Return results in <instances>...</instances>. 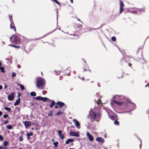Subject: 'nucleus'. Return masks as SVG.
I'll use <instances>...</instances> for the list:
<instances>
[{
	"mask_svg": "<svg viewBox=\"0 0 149 149\" xmlns=\"http://www.w3.org/2000/svg\"><path fill=\"white\" fill-rule=\"evenodd\" d=\"M45 84V80L41 77H38L36 79V86L38 88H40L44 86Z\"/></svg>",
	"mask_w": 149,
	"mask_h": 149,
	"instance_id": "1",
	"label": "nucleus"
},
{
	"mask_svg": "<svg viewBox=\"0 0 149 149\" xmlns=\"http://www.w3.org/2000/svg\"><path fill=\"white\" fill-rule=\"evenodd\" d=\"M102 116V114L100 111L98 110L97 112H94V120L97 121H99Z\"/></svg>",
	"mask_w": 149,
	"mask_h": 149,
	"instance_id": "2",
	"label": "nucleus"
},
{
	"mask_svg": "<svg viewBox=\"0 0 149 149\" xmlns=\"http://www.w3.org/2000/svg\"><path fill=\"white\" fill-rule=\"evenodd\" d=\"M9 19L10 20V21L11 22L10 24V28L11 29H14V31H16V29L14 23L13 22V20H12V16H10V15H9Z\"/></svg>",
	"mask_w": 149,
	"mask_h": 149,
	"instance_id": "3",
	"label": "nucleus"
},
{
	"mask_svg": "<svg viewBox=\"0 0 149 149\" xmlns=\"http://www.w3.org/2000/svg\"><path fill=\"white\" fill-rule=\"evenodd\" d=\"M97 97V99L95 98V101L98 106H100L101 107L102 104V103L101 101V96H100V95H98V96Z\"/></svg>",
	"mask_w": 149,
	"mask_h": 149,
	"instance_id": "4",
	"label": "nucleus"
},
{
	"mask_svg": "<svg viewBox=\"0 0 149 149\" xmlns=\"http://www.w3.org/2000/svg\"><path fill=\"white\" fill-rule=\"evenodd\" d=\"M11 42L14 44H17L20 43V40L19 38H10Z\"/></svg>",
	"mask_w": 149,
	"mask_h": 149,
	"instance_id": "5",
	"label": "nucleus"
},
{
	"mask_svg": "<svg viewBox=\"0 0 149 149\" xmlns=\"http://www.w3.org/2000/svg\"><path fill=\"white\" fill-rule=\"evenodd\" d=\"M14 93H13L10 95H8V99L10 101L13 100L14 98Z\"/></svg>",
	"mask_w": 149,
	"mask_h": 149,
	"instance_id": "6",
	"label": "nucleus"
},
{
	"mask_svg": "<svg viewBox=\"0 0 149 149\" xmlns=\"http://www.w3.org/2000/svg\"><path fill=\"white\" fill-rule=\"evenodd\" d=\"M70 136H75L76 137L79 136V134L78 133H76L74 132H70Z\"/></svg>",
	"mask_w": 149,
	"mask_h": 149,
	"instance_id": "7",
	"label": "nucleus"
},
{
	"mask_svg": "<svg viewBox=\"0 0 149 149\" xmlns=\"http://www.w3.org/2000/svg\"><path fill=\"white\" fill-rule=\"evenodd\" d=\"M125 62V58L124 57V56L122 54V58L120 60V64L121 65H123Z\"/></svg>",
	"mask_w": 149,
	"mask_h": 149,
	"instance_id": "8",
	"label": "nucleus"
},
{
	"mask_svg": "<svg viewBox=\"0 0 149 149\" xmlns=\"http://www.w3.org/2000/svg\"><path fill=\"white\" fill-rule=\"evenodd\" d=\"M73 120L75 123L76 126L78 128H79L80 125L79 123L75 119H74Z\"/></svg>",
	"mask_w": 149,
	"mask_h": 149,
	"instance_id": "9",
	"label": "nucleus"
},
{
	"mask_svg": "<svg viewBox=\"0 0 149 149\" xmlns=\"http://www.w3.org/2000/svg\"><path fill=\"white\" fill-rule=\"evenodd\" d=\"M87 136L88 137L89 140L91 141L93 140V136H91L88 132H87Z\"/></svg>",
	"mask_w": 149,
	"mask_h": 149,
	"instance_id": "10",
	"label": "nucleus"
},
{
	"mask_svg": "<svg viewBox=\"0 0 149 149\" xmlns=\"http://www.w3.org/2000/svg\"><path fill=\"white\" fill-rule=\"evenodd\" d=\"M58 133L59 134L60 137L61 139H64V135L63 134H62V131L61 130H57Z\"/></svg>",
	"mask_w": 149,
	"mask_h": 149,
	"instance_id": "11",
	"label": "nucleus"
},
{
	"mask_svg": "<svg viewBox=\"0 0 149 149\" xmlns=\"http://www.w3.org/2000/svg\"><path fill=\"white\" fill-rule=\"evenodd\" d=\"M113 102L120 106H121L124 104L123 102H119L115 100H113Z\"/></svg>",
	"mask_w": 149,
	"mask_h": 149,
	"instance_id": "12",
	"label": "nucleus"
},
{
	"mask_svg": "<svg viewBox=\"0 0 149 149\" xmlns=\"http://www.w3.org/2000/svg\"><path fill=\"white\" fill-rule=\"evenodd\" d=\"M56 104L57 105H59V108H60L63 107L65 105V104L64 103L58 102L56 103Z\"/></svg>",
	"mask_w": 149,
	"mask_h": 149,
	"instance_id": "13",
	"label": "nucleus"
},
{
	"mask_svg": "<svg viewBox=\"0 0 149 149\" xmlns=\"http://www.w3.org/2000/svg\"><path fill=\"white\" fill-rule=\"evenodd\" d=\"M24 124L26 127L27 128L29 127L31 125V123L29 121H25L24 123Z\"/></svg>",
	"mask_w": 149,
	"mask_h": 149,
	"instance_id": "14",
	"label": "nucleus"
},
{
	"mask_svg": "<svg viewBox=\"0 0 149 149\" xmlns=\"http://www.w3.org/2000/svg\"><path fill=\"white\" fill-rule=\"evenodd\" d=\"M96 140L98 142H101L103 143L104 142V140L101 137H97L96 138Z\"/></svg>",
	"mask_w": 149,
	"mask_h": 149,
	"instance_id": "15",
	"label": "nucleus"
},
{
	"mask_svg": "<svg viewBox=\"0 0 149 149\" xmlns=\"http://www.w3.org/2000/svg\"><path fill=\"white\" fill-rule=\"evenodd\" d=\"M117 15V14H113L111 16V17L110 18V19L111 20H114L115 18H116V16Z\"/></svg>",
	"mask_w": 149,
	"mask_h": 149,
	"instance_id": "16",
	"label": "nucleus"
},
{
	"mask_svg": "<svg viewBox=\"0 0 149 149\" xmlns=\"http://www.w3.org/2000/svg\"><path fill=\"white\" fill-rule=\"evenodd\" d=\"M74 141L73 139H69L65 141V144H68L70 142H72Z\"/></svg>",
	"mask_w": 149,
	"mask_h": 149,
	"instance_id": "17",
	"label": "nucleus"
},
{
	"mask_svg": "<svg viewBox=\"0 0 149 149\" xmlns=\"http://www.w3.org/2000/svg\"><path fill=\"white\" fill-rule=\"evenodd\" d=\"M20 102V98H19L18 100H17L15 103L14 104V105L15 106H16Z\"/></svg>",
	"mask_w": 149,
	"mask_h": 149,
	"instance_id": "18",
	"label": "nucleus"
},
{
	"mask_svg": "<svg viewBox=\"0 0 149 149\" xmlns=\"http://www.w3.org/2000/svg\"><path fill=\"white\" fill-rule=\"evenodd\" d=\"M26 135L28 136V140H30V136H32L33 135V133L31 132L30 133H28L26 134Z\"/></svg>",
	"mask_w": 149,
	"mask_h": 149,
	"instance_id": "19",
	"label": "nucleus"
},
{
	"mask_svg": "<svg viewBox=\"0 0 149 149\" xmlns=\"http://www.w3.org/2000/svg\"><path fill=\"white\" fill-rule=\"evenodd\" d=\"M137 10L139 12H144L145 11V8L144 7H142L140 8H138Z\"/></svg>",
	"mask_w": 149,
	"mask_h": 149,
	"instance_id": "20",
	"label": "nucleus"
},
{
	"mask_svg": "<svg viewBox=\"0 0 149 149\" xmlns=\"http://www.w3.org/2000/svg\"><path fill=\"white\" fill-rule=\"evenodd\" d=\"M0 70L1 71V72L3 73H5V71L4 70V68L3 67H0Z\"/></svg>",
	"mask_w": 149,
	"mask_h": 149,
	"instance_id": "21",
	"label": "nucleus"
},
{
	"mask_svg": "<svg viewBox=\"0 0 149 149\" xmlns=\"http://www.w3.org/2000/svg\"><path fill=\"white\" fill-rule=\"evenodd\" d=\"M120 7H123V6H124V4L123 3V1H121V0H120Z\"/></svg>",
	"mask_w": 149,
	"mask_h": 149,
	"instance_id": "22",
	"label": "nucleus"
},
{
	"mask_svg": "<svg viewBox=\"0 0 149 149\" xmlns=\"http://www.w3.org/2000/svg\"><path fill=\"white\" fill-rule=\"evenodd\" d=\"M17 84L18 86H20L22 90H23L24 89V87L23 85H22V84H19L18 83H17Z\"/></svg>",
	"mask_w": 149,
	"mask_h": 149,
	"instance_id": "23",
	"label": "nucleus"
},
{
	"mask_svg": "<svg viewBox=\"0 0 149 149\" xmlns=\"http://www.w3.org/2000/svg\"><path fill=\"white\" fill-rule=\"evenodd\" d=\"M30 95L32 96H36V93L35 92L33 91L30 93Z\"/></svg>",
	"mask_w": 149,
	"mask_h": 149,
	"instance_id": "24",
	"label": "nucleus"
},
{
	"mask_svg": "<svg viewBox=\"0 0 149 149\" xmlns=\"http://www.w3.org/2000/svg\"><path fill=\"white\" fill-rule=\"evenodd\" d=\"M55 104V103L54 101H52V104L50 106V107L52 108V107L53 106H54Z\"/></svg>",
	"mask_w": 149,
	"mask_h": 149,
	"instance_id": "25",
	"label": "nucleus"
},
{
	"mask_svg": "<svg viewBox=\"0 0 149 149\" xmlns=\"http://www.w3.org/2000/svg\"><path fill=\"white\" fill-rule=\"evenodd\" d=\"M42 97L40 96H37L35 97V99L38 100H41Z\"/></svg>",
	"mask_w": 149,
	"mask_h": 149,
	"instance_id": "26",
	"label": "nucleus"
},
{
	"mask_svg": "<svg viewBox=\"0 0 149 149\" xmlns=\"http://www.w3.org/2000/svg\"><path fill=\"white\" fill-rule=\"evenodd\" d=\"M123 7H120L119 13L120 14L123 11Z\"/></svg>",
	"mask_w": 149,
	"mask_h": 149,
	"instance_id": "27",
	"label": "nucleus"
},
{
	"mask_svg": "<svg viewBox=\"0 0 149 149\" xmlns=\"http://www.w3.org/2000/svg\"><path fill=\"white\" fill-rule=\"evenodd\" d=\"M63 112L61 111H59L58 113H57L56 114V116H60L61 114H62Z\"/></svg>",
	"mask_w": 149,
	"mask_h": 149,
	"instance_id": "28",
	"label": "nucleus"
},
{
	"mask_svg": "<svg viewBox=\"0 0 149 149\" xmlns=\"http://www.w3.org/2000/svg\"><path fill=\"white\" fill-rule=\"evenodd\" d=\"M48 100V99L47 97H42L41 100L43 101H47Z\"/></svg>",
	"mask_w": 149,
	"mask_h": 149,
	"instance_id": "29",
	"label": "nucleus"
},
{
	"mask_svg": "<svg viewBox=\"0 0 149 149\" xmlns=\"http://www.w3.org/2000/svg\"><path fill=\"white\" fill-rule=\"evenodd\" d=\"M7 128L8 129L10 130L12 129L13 127V126L11 125H8L6 126Z\"/></svg>",
	"mask_w": 149,
	"mask_h": 149,
	"instance_id": "30",
	"label": "nucleus"
},
{
	"mask_svg": "<svg viewBox=\"0 0 149 149\" xmlns=\"http://www.w3.org/2000/svg\"><path fill=\"white\" fill-rule=\"evenodd\" d=\"M4 109L8 111H10L11 108H10L5 107Z\"/></svg>",
	"mask_w": 149,
	"mask_h": 149,
	"instance_id": "31",
	"label": "nucleus"
},
{
	"mask_svg": "<svg viewBox=\"0 0 149 149\" xmlns=\"http://www.w3.org/2000/svg\"><path fill=\"white\" fill-rule=\"evenodd\" d=\"M114 123L116 125H119V122L117 120H116L114 121Z\"/></svg>",
	"mask_w": 149,
	"mask_h": 149,
	"instance_id": "32",
	"label": "nucleus"
},
{
	"mask_svg": "<svg viewBox=\"0 0 149 149\" xmlns=\"http://www.w3.org/2000/svg\"><path fill=\"white\" fill-rule=\"evenodd\" d=\"M52 1H54L56 3L58 4L60 6V3L57 1V0H51Z\"/></svg>",
	"mask_w": 149,
	"mask_h": 149,
	"instance_id": "33",
	"label": "nucleus"
},
{
	"mask_svg": "<svg viewBox=\"0 0 149 149\" xmlns=\"http://www.w3.org/2000/svg\"><path fill=\"white\" fill-rule=\"evenodd\" d=\"M9 45L10 46H11L13 47H15V48H19V46H15V45H10H10Z\"/></svg>",
	"mask_w": 149,
	"mask_h": 149,
	"instance_id": "34",
	"label": "nucleus"
},
{
	"mask_svg": "<svg viewBox=\"0 0 149 149\" xmlns=\"http://www.w3.org/2000/svg\"><path fill=\"white\" fill-rule=\"evenodd\" d=\"M54 146H58V142H56L54 143Z\"/></svg>",
	"mask_w": 149,
	"mask_h": 149,
	"instance_id": "35",
	"label": "nucleus"
},
{
	"mask_svg": "<svg viewBox=\"0 0 149 149\" xmlns=\"http://www.w3.org/2000/svg\"><path fill=\"white\" fill-rule=\"evenodd\" d=\"M23 139L22 137V136H20L19 137V140L20 141H23Z\"/></svg>",
	"mask_w": 149,
	"mask_h": 149,
	"instance_id": "36",
	"label": "nucleus"
},
{
	"mask_svg": "<svg viewBox=\"0 0 149 149\" xmlns=\"http://www.w3.org/2000/svg\"><path fill=\"white\" fill-rule=\"evenodd\" d=\"M8 144V142L7 141H5L4 142V145L5 146H7Z\"/></svg>",
	"mask_w": 149,
	"mask_h": 149,
	"instance_id": "37",
	"label": "nucleus"
},
{
	"mask_svg": "<svg viewBox=\"0 0 149 149\" xmlns=\"http://www.w3.org/2000/svg\"><path fill=\"white\" fill-rule=\"evenodd\" d=\"M16 76V73L15 72H13L12 74V76L13 77H15Z\"/></svg>",
	"mask_w": 149,
	"mask_h": 149,
	"instance_id": "38",
	"label": "nucleus"
},
{
	"mask_svg": "<svg viewBox=\"0 0 149 149\" xmlns=\"http://www.w3.org/2000/svg\"><path fill=\"white\" fill-rule=\"evenodd\" d=\"M82 25H79L78 26V28L80 29L82 28Z\"/></svg>",
	"mask_w": 149,
	"mask_h": 149,
	"instance_id": "39",
	"label": "nucleus"
},
{
	"mask_svg": "<svg viewBox=\"0 0 149 149\" xmlns=\"http://www.w3.org/2000/svg\"><path fill=\"white\" fill-rule=\"evenodd\" d=\"M8 115L5 114V115H4L3 116V117L4 118H7V117H8Z\"/></svg>",
	"mask_w": 149,
	"mask_h": 149,
	"instance_id": "40",
	"label": "nucleus"
},
{
	"mask_svg": "<svg viewBox=\"0 0 149 149\" xmlns=\"http://www.w3.org/2000/svg\"><path fill=\"white\" fill-rule=\"evenodd\" d=\"M111 40L113 41H115L116 40V38H111Z\"/></svg>",
	"mask_w": 149,
	"mask_h": 149,
	"instance_id": "41",
	"label": "nucleus"
},
{
	"mask_svg": "<svg viewBox=\"0 0 149 149\" xmlns=\"http://www.w3.org/2000/svg\"><path fill=\"white\" fill-rule=\"evenodd\" d=\"M3 139V138L2 136L0 135V140L2 141Z\"/></svg>",
	"mask_w": 149,
	"mask_h": 149,
	"instance_id": "42",
	"label": "nucleus"
},
{
	"mask_svg": "<svg viewBox=\"0 0 149 149\" xmlns=\"http://www.w3.org/2000/svg\"><path fill=\"white\" fill-rule=\"evenodd\" d=\"M110 118H111L112 120H113L115 118V116H111Z\"/></svg>",
	"mask_w": 149,
	"mask_h": 149,
	"instance_id": "43",
	"label": "nucleus"
},
{
	"mask_svg": "<svg viewBox=\"0 0 149 149\" xmlns=\"http://www.w3.org/2000/svg\"><path fill=\"white\" fill-rule=\"evenodd\" d=\"M9 122L8 121V120H5L4 121V123L5 124H7V123H8Z\"/></svg>",
	"mask_w": 149,
	"mask_h": 149,
	"instance_id": "44",
	"label": "nucleus"
},
{
	"mask_svg": "<svg viewBox=\"0 0 149 149\" xmlns=\"http://www.w3.org/2000/svg\"><path fill=\"white\" fill-rule=\"evenodd\" d=\"M49 116H52V111H51L50 112L49 114H48Z\"/></svg>",
	"mask_w": 149,
	"mask_h": 149,
	"instance_id": "45",
	"label": "nucleus"
},
{
	"mask_svg": "<svg viewBox=\"0 0 149 149\" xmlns=\"http://www.w3.org/2000/svg\"><path fill=\"white\" fill-rule=\"evenodd\" d=\"M7 86L6 85H5L4 86V88L5 89H6L7 88Z\"/></svg>",
	"mask_w": 149,
	"mask_h": 149,
	"instance_id": "46",
	"label": "nucleus"
},
{
	"mask_svg": "<svg viewBox=\"0 0 149 149\" xmlns=\"http://www.w3.org/2000/svg\"><path fill=\"white\" fill-rule=\"evenodd\" d=\"M21 94L19 93H18V97H19V96H20Z\"/></svg>",
	"mask_w": 149,
	"mask_h": 149,
	"instance_id": "47",
	"label": "nucleus"
},
{
	"mask_svg": "<svg viewBox=\"0 0 149 149\" xmlns=\"http://www.w3.org/2000/svg\"><path fill=\"white\" fill-rule=\"evenodd\" d=\"M55 109H58V108H59V107H58V106H57V105H55Z\"/></svg>",
	"mask_w": 149,
	"mask_h": 149,
	"instance_id": "48",
	"label": "nucleus"
},
{
	"mask_svg": "<svg viewBox=\"0 0 149 149\" xmlns=\"http://www.w3.org/2000/svg\"><path fill=\"white\" fill-rule=\"evenodd\" d=\"M2 112L1 111H0V116H1V115H2Z\"/></svg>",
	"mask_w": 149,
	"mask_h": 149,
	"instance_id": "49",
	"label": "nucleus"
},
{
	"mask_svg": "<svg viewBox=\"0 0 149 149\" xmlns=\"http://www.w3.org/2000/svg\"><path fill=\"white\" fill-rule=\"evenodd\" d=\"M2 61H0V67L2 65Z\"/></svg>",
	"mask_w": 149,
	"mask_h": 149,
	"instance_id": "50",
	"label": "nucleus"
},
{
	"mask_svg": "<svg viewBox=\"0 0 149 149\" xmlns=\"http://www.w3.org/2000/svg\"><path fill=\"white\" fill-rule=\"evenodd\" d=\"M77 20H78L79 21H80L83 24V22L79 19L78 18Z\"/></svg>",
	"mask_w": 149,
	"mask_h": 149,
	"instance_id": "51",
	"label": "nucleus"
},
{
	"mask_svg": "<svg viewBox=\"0 0 149 149\" xmlns=\"http://www.w3.org/2000/svg\"><path fill=\"white\" fill-rule=\"evenodd\" d=\"M2 88V86L0 85V89H1Z\"/></svg>",
	"mask_w": 149,
	"mask_h": 149,
	"instance_id": "52",
	"label": "nucleus"
},
{
	"mask_svg": "<svg viewBox=\"0 0 149 149\" xmlns=\"http://www.w3.org/2000/svg\"><path fill=\"white\" fill-rule=\"evenodd\" d=\"M2 149H6V147H2Z\"/></svg>",
	"mask_w": 149,
	"mask_h": 149,
	"instance_id": "53",
	"label": "nucleus"
},
{
	"mask_svg": "<svg viewBox=\"0 0 149 149\" xmlns=\"http://www.w3.org/2000/svg\"><path fill=\"white\" fill-rule=\"evenodd\" d=\"M130 66V67H131V65H132V64L130 63H129L128 64Z\"/></svg>",
	"mask_w": 149,
	"mask_h": 149,
	"instance_id": "54",
	"label": "nucleus"
},
{
	"mask_svg": "<svg viewBox=\"0 0 149 149\" xmlns=\"http://www.w3.org/2000/svg\"><path fill=\"white\" fill-rule=\"evenodd\" d=\"M70 1L72 3H73V0H70Z\"/></svg>",
	"mask_w": 149,
	"mask_h": 149,
	"instance_id": "55",
	"label": "nucleus"
},
{
	"mask_svg": "<svg viewBox=\"0 0 149 149\" xmlns=\"http://www.w3.org/2000/svg\"><path fill=\"white\" fill-rule=\"evenodd\" d=\"M3 146H0V149H2Z\"/></svg>",
	"mask_w": 149,
	"mask_h": 149,
	"instance_id": "56",
	"label": "nucleus"
},
{
	"mask_svg": "<svg viewBox=\"0 0 149 149\" xmlns=\"http://www.w3.org/2000/svg\"><path fill=\"white\" fill-rule=\"evenodd\" d=\"M141 144H140L139 146H140V148H141Z\"/></svg>",
	"mask_w": 149,
	"mask_h": 149,
	"instance_id": "57",
	"label": "nucleus"
},
{
	"mask_svg": "<svg viewBox=\"0 0 149 149\" xmlns=\"http://www.w3.org/2000/svg\"><path fill=\"white\" fill-rule=\"evenodd\" d=\"M131 103H132V104H134V105H135V104H134L133 103H132V102H131Z\"/></svg>",
	"mask_w": 149,
	"mask_h": 149,
	"instance_id": "58",
	"label": "nucleus"
},
{
	"mask_svg": "<svg viewBox=\"0 0 149 149\" xmlns=\"http://www.w3.org/2000/svg\"><path fill=\"white\" fill-rule=\"evenodd\" d=\"M17 67L18 68H19V65H17Z\"/></svg>",
	"mask_w": 149,
	"mask_h": 149,
	"instance_id": "59",
	"label": "nucleus"
},
{
	"mask_svg": "<svg viewBox=\"0 0 149 149\" xmlns=\"http://www.w3.org/2000/svg\"><path fill=\"white\" fill-rule=\"evenodd\" d=\"M82 79L83 80H84V79Z\"/></svg>",
	"mask_w": 149,
	"mask_h": 149,
	"instance_id": "60",
	"label": "nucleus"
},
{
	"mask_svg": "<svg viewBox=\"0 0 149 149\" xmlns=\"http://www.w3.org/2000/svg\"><path fill=\"white\" fill-rule=\"evenodd\" d=\"M112 37L113 38V37H115L114 36H113Z\"/></svg>",
	"mask_w": 149,
	"mask_h": 149,
	"instance_id": "61",
	"label": "nucleus"
},
{
	"mask_svg": "<svg viewBox=\"0 0 149 149\" xmlns=\"http://www.w3.org/2000/svg\"><path fill=\"white\" fill-rule=\"evenodd\" d=\"M73 144V143H72V145Z\"/></svg>",
	"mask_w": 149,
	"mask_h": 149,
	"instance_id": "62",
	"label": "nucleus"
},
{
	"mask_svg": "<svg viewBox=\"0 0 149 149\" xmlns=\"http://www.w3.org/2000/svg\"><path fill=\"white\" fill-rule=\"evenodd\" d=\"M6 60H8V59H7H7H6Z\"/></svg>",
	"mask_w": 149,
	"mask_h": 149,
	"instance_id": "63",
	"label": "nucleus"
}]
</instances>
